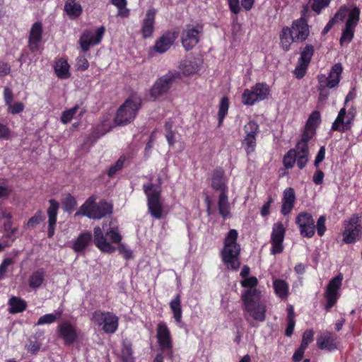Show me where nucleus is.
Instances as JSON below:
<instances>
[{
  "mask_svg": "<svg viewBox=\"0 0 362 362\" xmlns=\"http://www.w3.org/2000/svg\"><path fill=\"white\" fill-rule=\"evenodd\" d=\"M57 333L65 345L74 344L79 337V332L75 325L69 321H64L57 326Z\"/></svg>",
  "mask_w": 362,
  "mask_h": 362,
  "instance_id": "f3484780",
  "label": "nucleus"
},
{
  "mask_svg": "<svg viewBox=\"0 0 362 362\" xmlns=\"http://www.w3.org/2000/svg\"><path fill=\"white\" fill-rule=\"evenodd\" d=\"M241 286L247 289H255L258 285V279L256 276H250L243 279L240 281Z\"/></svg>",
  "mask_w": 362,
  "mask_h": 362,
  "instance_id": "13d9d810",
  "label": "nucleus"
},
{
  "mask_svg": "<svg viewBox=\"0 0 362 362\" xmlns=\"http://www.w3.org/2000/svg\"><path fill=\"white\" fill-rule=\"evenodd\" d=\"M79 110V105L76 104L73 107L64 110L61 116V122L63 124L69 123Z\"/></svg>",
  "mask_w": 362,
  "mask_h": 362,
  "instance_id": "603ef678",
  "label": "nucleus"
},
{
  "mask_svg": "<svg viewBox=\"0 0 362 362\" xmlns=\"http://www.w3.org/2000/svg\"><path fill=\"white\" fill-rule=\"evenodd\" d=\"M314 340V332L313 329H306L302 336L301 346L308 349L309 344Z\"/></svg>",
  "mask_w": 362,
  "mask_h": 362,
  "instance_id": "6e6d98bb",
  "label": "nucleus"
},
{
  "mask_svg": "<svg viewBox=\"0 0 362 362\" xmlns=\"http://www.w3.org/2000/svg\"><path fill=\"white\" fill-rule=\"evenodd\" d=\"M295 149H296V163L297 164L298 168L300 170H302L306 166L309 160V148L296 147V146H295Z\"/></svg>",
  "mask_w": 362,
  "mask_h": 362,
  "instance_id": "c9c22d12",
  "label": "nucleus"
},
{
  "mask_svg": "<svg viewBox=\"0 0 362 362\" xmlns=\"http://www.w3.org/2000/svg\"><path fill=\"white\" fill-rule=\"evenodd\" d=\"M76 69L84 71L89 67V62L83 55H80L76 59Z\"/></svg>",
  "mask_w": 362,
  "mask_h": 362,
  "instance_id": "680f3d73",
  "label": "nucleus"
},
{
  "mask_svg": "<svg viewBox=\"0 0 362 362\" xmlns=\"http://www.w3.org/2000/svg\"><path fill=\"white\" fill-rule=\"evenodd\" d=\"M55 321H56V317L54 315V314L49 313V314H45V315L41 316L38 319L36 325H42L45 324H52V323H54Z\"/></svg>",
  "mask_w": 362,
  "mask_h": 362,
  "instance_id": "69168bd1",
  "label": "nucleus"
},
{
  "mask_svg": "<svg viewBox=\"0 0 362 362\" xmlns=\"http://www.w3.org/2000/svg\"><path fill=\"white\" fill-rule=\"evenodd\" d=\"M156 15V10L154 8H151L146 11L141 28V33L144 39L149 38L153 35L155 30Z\"/></svg>",
  "mask_w": 362,
  "mask_h": 362,
  "instance_id": "393cba45",
  "label": "nucleus"
},
{
  "mask_svg": "<svg viewBox=\"0 0 362 362\" xmlns=\"http://www.w3.org/2000/svg\"><path fill=\"white\" fill-rule=\"evenodd\" d=\"M42 23L40 21L35 22L31 26L28 35V47L32 53L39 51L42 40Z\"/></svg>",
  "mask_w": 362,
  "mask_h": 362,
  "instance_id": "412c9836",
  "label": "nucleus"
},
{
  "mask_svg": "<svg viewBox=\"0 0 362 362\" xmlns=\"http://www.w3.org/2000/svg\"><path fill=\"white\" fill-rule=\"evenodd\" d=\"M289 30L296 42H304L310 35V26L308 22L303 21V18L294 20Z\"/></svg>",
  "mask_w": 362,
  "mask_h": 362,
  "instance_id": "5701e85b",
  "label": "nucleus"
},
{
  "mask_svg": "<svg viewBox=\"0 0 362 362\" xmlns=\"http://www.w3.org/2000/svg\"><path fill=\"white\" fill-rule=\"evenodd\" d=\"M274 289L276 294L281 298H286L288 294V285L286 281L276 279L273 282Z\"/></svg>",
  "mask_w": 362,
  "mask_h": 362,
  "instance_id": "ea45409f",
  "label": "nucleus"
},
{
  "mask_svg": "<svg viewBox=\"0 0 362 362\" xmlns=\"http://www.w3.org/2000/svg\"><path fill=\"white\" fill-rule=\"evenodd\" d=\"M105 30V28L101 26L97 29L95 35H93L91 31L86 30L78 41L81 50L86 52L91 45H98L102 40Z\"/></svg>",
  "mask_w": 362,
  "mask_h": 362,
  "instance_id": "6ab92c4d",
  "label": "nucleus"
},
{
  "mask_svg": "<svg viewBox=\"0 0 362 362\" xmlns=\"http://www.w3.org/2000/svg\"><path fill=\"white\" fill-rule=\"evenodd\" d=\"M321 123V115L318 110H314L309 116L305 127L316 132L317 127Z\"/></svg>",
  "mask_w": 362,
  "mask_h": 362,
  "instance_id": "c03bdc74",
  "label": "nucleus"
},
{
  "mask_svg": "<svg viewBox=\"0 0 362 362\" xmlns=\"http://www.w3.org/2000/svg\"><path fill=\"white\" fill-rule=\"evenodd\" d=\"M49 205L47 209V214L48 216L47 236L51 238L54 236L55 233L59 204L57 200L51 199L49 200Z\"/></svg>",
  "mask_w": 362,
  "mask_h": 362,
  "instance_id": "b1692460",
  "label": "nucleus"
},
{
  "mask_svg": "<svg viewBox=\"0 0 362 362\" xmlns=\"http://www.w3.org/2000/svg\"><path fill=\"white\" fill-rule=\"evenodd\" d=\"M296 202V194L292 187H288L284 191L282 206L281 213L286 216L291 213L294 207Z\"/></svg>",
  "mask_w": 362,
  "mask_h": 362,
  "instance_id": "bb28decb",
  "label": "nucleus"
},
{
  "mask_svg": "<svg viewBox=\"0 0 362 362\" xmlns=\"http://www.w3.org/2000/svg\"><path fill=\"white\" fill-rule=\"evenodd\" d=\"M62 209L65 212L71 214L77 206L76 199L71 194H67L62 199Z\"/></svg>",
  "mask_w": 362,
  "mask_h": 362,
  "instance_id": "79ce46f5",
  "label": "nucleus"
},
{
  "mask_svg": "<svg viewBox=\"0 0 362 362\" xmlns=\"http://www.w3.org/2000/svg\"><path fill=\"white\" fill-rule=\"evenodd\" d=\"M122 239V236L115 228L110 227L105 233L99 226L93 228L94 244L103 252H115L116 248L111 243L119 245Z\"/></svg>",
  "mask_w": 362,
  "mask_h": 362,
  "instance_id": "39448f33",
  "label": "nucleus"
},
{
  "mask_svg": "<svg viewBox=\"0 0 362 362\" xmlns=\"http://www.w3.org/2000/svg\"><path fill=\"white\" fill-rule=\"evenodd\" d=\"M344 230L342 233L343 242L346 244H353L359 240L362 235V226L359 218L356 215L344 222Z\"/></svg>",
  "mask_w": 362,
  "mask_h": 362,
  "instance_id": "9b49d317",
  "label": "nucleus"
},
{
  "mask_svg": "<svg viewBox=\"0 0 362 362\" xmlns=\"http://www.w3.org/2000/svg\"><path fill=\"white\" fill-rule=\"evenodd\" d=\"M42 211L37 210L34 216L30 218L27 222V226L30 228H35L38 224L45 220Z\"/></svg>",
  "mask_w": 362,
  "mask_h": 362,
  "instance_id": "3c124183",
  "label": "nucleus"
},
{
  "mask_svg": "<svg viewBox=\"0 0 362 362\" xmlns=\"http://www.w3.org/2000/svg\"><path fill=\"white\" fill-rule=\"evenodd\" d=\"M46 272L43 268H39L33 272L28 278V286L36 290L41 287L45 281Z\"/></svg>",
  "mask_w": 362,
  "mask_h": 362,
  "instance_id": "7c9ffc66",
  "label": "nucleus"
},
{
  "mask_svg": "<svg viewBox=\"0 0 362 362\" xmlns=\"http://www.w3.org/2000/svg\"><path fill=\"white\" fill-rule=\"evenodd\" d=\"M354 115L349 110L346 115V110L344 107L340 109L338 115L332 124L331 130L333 132H345L351 129Z\"/></svg>",
  "mask_w": 362,
  "mask_h": 362,
  "instance_id": "a211bd4d",
  "label": "nucleus"
},
{
  "mask_svg": "<svg viewBox=\"0 0 362 362\" xmlns=\"http://www.w3.org/2000/svg\"><path fill=\"white\" fill-rule=\"evenodd\" d=\"M325 222L326 217L325 216H320L317 221L315 230H317V235L320 237L323 236L327 230Z\"/></svg>",
  "mask_w": 362,
  "mask_h": 362,
  "instance_id": "052dcab7",
  "label": "nucleus"
},
{
  "mask_svg": "<svg viewBox=\"0 0 362 362\" xmlns=\"http://www.w3.org/2000/svg\"><path fill=\"white\" fill-rule=\"evenodd\" d=\"M315 134V131L305 127L302 132L300 139L298 141L296 144V147L309 148L308 143Z\"/></svg>",
  "mask_w": 362,
  "mask_h": 362,
  "instance_id": "37998d69",
  "label": "nucleus"
},
{
  "mask_svg": "<svg viewBox=\"0 0 362 362\" xmlns=\"http://www.w3.org/2000/svg\"><path fill=\"white\" fill-rule=\"evenodd\" d=\"M359 18L360 9L357 7H355L349 13L345 25L351 27V28L354 29L355 27L357 25L358 22L359 21Z\"/></svg>",
  "mask_w": 362,
  "mask_h": 362,
  "instance_id": "de8ad7c7",
  "label": "nucleus"
},
{
  "mask_svg": "<svg viewBox=\"0 0 362 362\" xmlns=\"http://www.w3.org/2000/svg\"><path fill=\"white\" fill-rule=\"evenodd\" d=\"M238 233L235 229H230L223 240V247L221 251V260L228 269L237 271L240 267L241 248L238 243Z\"/></svg>",
  "mask_w": 362,
  "mask_h": 362,
  "instance_id": "f03ea898",
  "label": "nucleus"
},
{
  "mask_svg": "<svg viewBox=\"0 0 362 362\" xmlns=\"http://www.w3.org/2000/svg\"><path fill=\"white\" fill-rule=\"evenodd\" d=\"M93 240V235L90 231H86L80 233L76 240L74 242L72 249L75 252H83Z\"/></svg>",
  "mask_w": 362,
  "mask_h": 362,
  "instance_id": "cd10ccee",
  "label": "nucleus"
},
{
  "mask_svg": "<svg viewBox=\"0 0 362 362\" xmlns=\"http://www.w3.org/2000/svg\"><path fill=\"white\" fill-rule=\"evenodd\" d=\"M286 322L287 326L285 330V335L286 337H291L296 325L294 309L291 305H289L287 308Z\"/></svg>",
  "mask_w": 362,
  "mask_h": 362,
  "instance_id": "4c0bfd02",
  "label": "nucleus"
},
{
  "mask_svg": "<svg viewBox=\"0 0 362 362\" xmlns=\"http://www.w3.org/2000/svg\"><path fill=\"white\" fill-rule=\"evenodd\" d=\"M204 33L202 24H187L181 33V43L185 51L193 49L199 42L201 36Z\"/></svg>",
  "mask_w": 362,
  "mask_h": 362,
  "instance_id": "6e6552de",
  "label": "nucleus"
},
{
  "mask_svg": "<svg viewBox=\"0 0 362 362\" xmlns=\"http://www.w3.org/2000/svg\"><path fill=\"white\" fill-rule=\"evenodd\" d=\"M175 323L180 325L182 323V308L181 305L180 294H177L169 303Z\"/></svg>",
  "mask_w": 362,
  "mask_h": 362,
  "instance_id": "72a5a7b5",
  "label": "nucleus"
},
{
  "mask_svg": "<svg viewBox=\"0 0 362 362\" xmlns=\"http://www.w3.org/2000/svg\"><path fill=\"white\" fill-rule=\"evenodd\" d=\"M199 60L195 57L184 59L180 65V69L185 76L197 73L199 69Z\"/></svg>",
  "mask_w": 362,
  "mask_h": 362,
  "instance_id": "c756f323",
  "label": "nucleus"
},
{
  "mask_svg": "<svg viewBox=\"0 0 362 362\" xmlns=\"http://www.w3.org/2000/svg\"><path fill=\"white\" fill-rule=\"evenodd\" d=\"M177 77V74L169 72L158 78L150 90L151 97L156 100L168 93Z\"/></svg>",
  "mask_w": 362,
  "mask_h": 362,
  "instance_id": "f8f14e48",
  "label": "nucleus"
},
{
  "mask_svg": "<svg viewBox=\"0 0 362 362\" xmlns=\"http://www.w3.org/2000/svg\"><path fill=\"white\" fill-rule=\"evenodd\" d=\"M211 187L217 191H226L227 186L224 182V170L222 168L214 170L211 176Z\"/></svg>",
  "mask_w": 362,
  "mask_h": 362,
  "instance_id": "c85d7f7f",
  "label": "nucleus"
},
{
  "mask_svg": "<svg viewBox=\"0 0 362 362\" xmlns=\"http://www.w3.org/2000/svg\"><path fill=\"white\" fill-rule=\"evenodd\" d=\"M141 105L142 100L138 94L129 95L116 111L114 123L117 126H126L132 123L137 117Z\"/></svg>",
  "mask_w": 362,
  "mask_h": 362,
  "instance_id": "7ed1b4c3",
  "label": "nucleus"
},
{
  "mask_svg": "<svg viewBox=\"0 0 362 362\" xmlns=\"http://www.w3.org/2000/svg\"><path fill=\"white\" fill-rule=\"evenodd\" d=\"M279 39L280 46L284 52L290 50L291 44L296 42L288 26H285L282 28L279 35Z\"/></svg>",
  "mask_w": 362,
  "mask_h": 362,
  "instance_id": "f704fd0d",
  "label": "nucleus"
},
{
  "mask_svg": "<svg viewBox=\"0 0 362 362\" xmlns=\"http://www.w3.org/2000/svg\"><path fill=\"white\" fill-rule=\"evenodd\" d=\"M133 351L132 349V345L130 344L125 343L122 346V349L121 351V356L123 362H132Z\"/></svg>",
  "mask_w": 362,
  "mask_h": 362,
  "instance_id": "864d4df0",
  "label": "nucleus"
},
{
  "mask_svg": "<svg viewBox=\"0 0 362 362\" xmlns=\"http://www.w3.org/2000/svg\"><path fill=\"white\" fill-rule=\"evenodd\" d=\"M160 184L161 179H158ZM143 190L147 197V207L148 213L156 219H160L163 214V205L161 201V188L160 185H155L151 182L143 185Z\"/></svg>",
  "mask_w": 362,
  "mask_h": 362,
  "instance_id": "423d86ee",
  "label": "nucleus"
},
{
  "mask_svg": "<svg viewBox=\"0 0 362 362\" xmlns=\"http://www.w3.org/2000/svg\"><path fill=\"white\" fill-rule=\"evenodd\" d=\"M274 202V199L272 196H269L267 197V202L263 204L261 209V216L262 217H266L270 214V208L272 204Z\"/></svg>",
  "mask_w": 362,
  "mask_h": 362,
  "instance_id": "338daca9",
  "label": "nucleus"
},
{
  "mask_svg": "<svg viewBox=\"0 0 362 362\" xmlns=\"http://www.w3.org/2000/svg\"><path fill=\"white\" fill-rule=\"evenodd\" d=\"M331 0H309L311 10L317 14H320L322 9L325 8L330 4Z\"/></svg>",
  "mask_w": 362,
  "mask_h": 362,
  "instance_id": "09e8293b",
  "label": "nucleus"
},
{
  "mask_svg": "<svg viewBox=\"0 0 362 362\" xmlns=\"http://www.w3.org/2000/svg\"><path fill=\"white\" fill-rule=\"evenodd\" d=\"M13 263L12 259L6 258L3 260L0 264V279L4 278V274L8 271V267Z\"/></svg>",
  "mask_w": 362,
  "mask_h": 362,
  "instance_id": "774afa93",
  "label": "nucleus"
},
{
  "mask_svg": "<svg viewBox=\"0 0 362 362\" xmlns=\"http://www.w3.org/2000/svg\"><path fill=\"white\" fill-rule=\"evenodd\" d=\"M95 195L89 197L75 213L74 216H83L90 219L98 220L112 214V204L105 199L96 202Z\"/></svg>",
  "mask_w": 362,
  "mask_h": 362,
  "instance_id": "20e7f679",
  "label": "nucleus"
},
{
  "mask_svg": "<svg viewBox=\"0 0 362 362\" xmlns=\"http://www.w3.org/2000/svg\"><path fill=\"white\" fill-rule=\"evenodd\" d=\"M308 66L309 65L307 64L298 62V64L293 71V74L298 79H301L305 76Z\"/></svg>",
  "mask_w": 362,
  "mask_h": 362,
  "instance_id": "bf43d9fd",
  "label": "nucleus"
},
{
  "mask_svg": "<svg viewBox=\"0 0 362 362\" xmlns=\"http://www.w3.org/2000/svg\"><path fill=\"white\" fill-rule=\"evenodd\" d=\"M296 223L302 237L311 238L315 235V222L311 214L307 211L300 212L296 218Z\"/></svg>",
  "mask_w": 362,
  "mask_h": 362,
  "instance_id": "4468645a",
  "label": "nucleus"
},
{
  "mask_svg": "<svg viewBox=\"0 0 362 362\" xmlns=\"http://www.w3.org/2000/svg\"><path fill=\"white\" fill-rule=\"evenodd\" d=\"M315 52L314 46L311 44H307L300 52L298 62L310 64L312 57Z\"/></svg>",
  "mask_w": 362,
  "mask_h": 362,
  "instance_id": "a19ab883",
  "label": "nucleus"
},
{
  "mask_svg": "<svg viewBox=\"0 0 362 362\" xmlns=\"http://www.w3.org/2000/svg\"><path fill=\"white\" fill-rule=\"evenodd\" d=\"M336 339L337 336L334 333L325 332L317 337V346L321 350L334 351L337 349Z\"/></svg>",
  "mask_w": 362,
  "mask_h": 362,
  "instance_id": "a878e982",
  "label": "nucleus"
},
{
  "mask_svg": "<svg viewBox=\"0 0 362 362\" xmlns=\"http://www.w3.org/2000/svg\"><path fill=\"white\" fill-rule=\"evenodd\" d=\"M117 250L119 254L122 255L124 259L126 260L131 259L134 257L132 251L127 248L123 243L118 245Z\"/></svg>",
  "mask_w": 362,
  "mask_h": 362,
  "instance_id": "e2e57ef3",
  "label": "nucleus"
},
{
  "mask_svg": "<svg viewBox=\"0 0 362 362\" xmlns=\"http://www.w3.org/2000/svg\"><path fill=\"white\" fill-rule=\"evenodd\" d=\"M296 161V149L291 148L283 158V164L286 169H291Z\"/></svg>",
  "mask_w": 362,
  "mask_h": 362,
  "instance_id": "a18cd8bd",
  "label": "nucleus"
},
{
  "mask_svg": "<svg viewBox=\"0 0 362 362\" xmlns=\"http://www.w3.org/2000/svg\"><path fill=\"white\" fill-rule=\"evenodd\" d=\"M156 338L158 346L162 351H166L170 355L173 356V339L170 331L164 322H160L157 325L156 328Z\"/></svg>",
  "mask_w": 362,
  "mask_h": 362,
  "instance_id": "dca6fc26",
  "label": "nucleus"
},
{
  "mask_svg": "<svg viewBox=\"0 0 362 362\" xmlns=\"http://www.w3.org/2000/svg\"><path fill=\"white\" fill-rule=\"evenodd\" d=\"M229 108V99L227 96H223L221 98L219 105H218V126L221 127L223 124V122L228 115Z\"/></svg>",
  "mask_w": 362,
  "mask_h": 362,
  "instance_id": "58836bf2",
  "label": "nucleus"
},
{
  "mask_svg": "<svg viewBox=\"0 0 362 362\" xmlns=\"http://www.w3.org/2000/svg\"><path fill=\"white\" fill-rule=\"evenodd\" d=\"M111 3L117 8L118 16L122 18H127L129 16L130 11L127 8V0H111Z\"/></svg>",
  "mask_w": 362,
  "mask_h": 362,
  "instance_id": "49530a36",
  "label": "nucleus"
},
{
  "mask_svg": "<svg viewBox=\"0 0 362 362\" xmlns=\"http://www.w3.org/2000/svg\"><path fill=\"white\" fill-rule=\"evenodd\" d=\"M55 74L59 78L66 79L71 76L70 65L65 58H59L55 62L54 66Z\"/></svg>",
  "mask_w": 362,
  "mask_h": 362,
  "instance_id": "2f4dec72",
  "label": "nucleus"
},
{
  "mask_svg": "<svg viewBox=\"0 0 362 362\" xmlns=\"http://www.w3.org/2000/svg\"><path fill=\"white\" fill-rule=\"evenodd\" d=\"M329 88L325 83H318L317 91L319 92L318 100L320 102L325 101L329 95Z\"/></svg>",
  "mask_w": 362,
  "mask_h": 362,
  "instance_id": "4d7b16f0",
  "label": "nucleus"
},
{
  "mask_svg": "<svg viewBox=\"0 0 362 362\" xmlns=\"http://www.w3.org/2000/svg\"><path fill=\"white\" fill-rule=\"evenodd\" d=\"M9 313L11 314H16L23 312L27 308V303L25 300L16 297L12 296L8 300Z\"/></svg>",
  "mask_w": 362,
  "mask_h": 362,
  "instance_id": "e433bc0d",
  "label": "nucleus"
},
{
  "mask_svg": "<svg viewBox=\"0 0 362 362\" xmlns=\"http://www.w3.org/2000/svg\"><path fill=\"white\" fill-rule=\"evenodd\" d=\"M8 109V112L13 115L19 114L21 112L23 111L25 106L21 102H16L12 104L11 103L9 105H7Z\"/></svg>",
  "mask_w": 362,
  "mask_h": 362,
  "instance_id": "0e129e2a",
  "label": "nucleus"
},
{
  "mask_svg": "<svg viewBox=\"0 0 362 362\" xmlns=\"http://www.w3.org/2000/svg\"><path fill=\"white\" fill-rule=\"evenodd\" d=\"M259 289H246L241 294L244 317L251 327H255L252 320L263 322L266 320L267 305L261 300Z\"/></svg>",
  "mask_w": 362,
  "mask_h": 362,
  "instance_id": "f257e3e1",
  "label": "nucleus"
},
{
  "mask_svg": "<svg viewBox=\"0 0 362 362\" xmlns=\"http://www.w3.org/2000/svg\"><path fill=\"white\" fill-rule=\"evenodd\" d=\"M91 320L106 334H114L118 329L119 317L112 312L95 310Z\"/></svg>",
  "mask_w": 362,
  "mask_h": 362,
  "instance_id": "1a4fd4ad",
  "label": "nucleus"
},
{
  "mask_svg": "<svg viewBox=\"0 0 362 362\" xmlns=\"http://www.w3.org/2000/svg\"><path fill=\"white\" fill-rule=\"evenodd\" d=\"M342 279V276L339 274L332 278L328 283L324 293V297L327 300L326 305H325L326 312H329L339 298V290L341 286Z\"/></svg>",
  "mask_w": 362,
  "mask_h": 362,
  "instance_id": "9d476101",
  "label": "nucleus"
},
{
  "mask_svg": "<svg viewBox=\"0 0 362 362\" xmlns=\"http://www.w3.org/2000/svg\"><path fill=\"white\" fill-rule=\"evenodd\" d=\"M286 235V228L282 222L279 221L273 225L271 233L270 243L272 245L270 252L272 255H278L283 252L284 240Z\"/></svg>",
  "mask_w": 362,
  "mask_h": 362,
  "instance_id": "2eb2a0df",
  "label": "nucleus"
},
{
  "mask_svg": "<svg viewBox=\"0 0 362 362\" xmlns=\"http://www.w3.org/2000/svg\"><path fill=\"white\" fill-rule=\"evenodd\" d=\"M354 37V29L345 25L339 40L340 45L343 46L344 44H349L353 40Z\"/></svg>",
  "mask_w": 362,
  "mask_h": 362,
  "instance_id": "8fccbe9b",
  "label": "nucleus"
},
{
  "mask_svg": "<svg viewBox=\"0 0 362 362\" xmlns=\"http://www.w3.org/2000/svg\"><path fill=\"white\" fill-rule=\"evenodd\" d=\"M245 136L242 141L247 155L254 153L257 146L256 136L259 133V124L254 120L249 121L244 127Z\"/></svg>",
  "mask_w": 362,
  "mask_h": 362,
  "instance_id": "ddd939ff",
  "label": "nucleus"
},
{
  "mask_svg": "<svg viewBox=\"0 0 362 362\" xmlns=\"http://www.w3.org/2000/svg\"><path fill=\"white\" fill-rule=\"evenodd\" d=\"M342 71L343 67L341 64L337 63L332 66L328 76H326L325 74L317 76L318 83H325L329 88H335L340 82Z\"/></svg>",
  "mask_w": 362,
  "mask_h": 362,
  "instance_id": "4be33fe9",
  "label": "nucleus"
},
{
  "mask_svg": "<svg viewBox=\"0 0 362 362\" xmlns=\"http://www.w3.org/2000/svg\"><path fill=\"white\" fill-rule=\"evenodd\" d=\"M64 11L69 18L76 19L82 14L83 8L76 0H66L64 4Z\"/></svg>",
  "mask_w": 362,
  "mask_h": 362,
  "instance_id": "473e14b6",
  "label": "nucleus"
},
{
  "mask_svg": "<svg viewBox=\"0 0 362 362\" xmlns=\"http://www.w3.org/2000/svg\"><path fill=\"white\" fill-rule=\"evenodd\" d=\"M125 160V157L120 156L116 163L110 167L107 171L108 177H112L119 170H120L124 166Z\"/></svg>",
  "mask_w": 362,
  "mask_h": 362,
  "instance_id": "5fc2aeb1",
  "label": "nucleus"
},
{
  "mask_svg": "<svg viewBox=\"0 0 362 362\" xmlns=\"http://www.w3.org/2000/svg\"><path fill=\"white\" fill-rule=\"evenodd\" d=\"M269 94V86L266 83L259 82L251 88L244 90L242 94V103L245 105L252 106L257 102L267 99Z\"/></svg>",
  "mask_w": 362,
  "mask_h": 362,
  "instance_id": "0eeeda50",
  "label": "nucleus"
},
{
  "mask_svg": "<svg viewBox=\"0 0 362 362\" xmlns=\"http://www.w3.org/2000/svg\"><path fill=\"white\" fill-rule=\"evenodd\" d=\"M177 37L178 32L177 31L168 30L165 32L156 40L153 46L154 51L159 54L166 52L173 45Z\"/></svg>",
  "mask_w": 362,
  "mask_h": 362,
  "instance_id": "aec40b11",
  "label": "nucleus"
}]
</instances>
